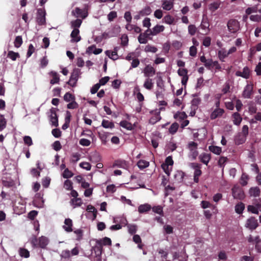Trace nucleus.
I'll list each match as a JSON object with an SVG mask.
<instances>
[{
    "mask_svg": "<svg viewBox=\"0 0 261 261\" xmlns=\"http://www.w3.org/2000/svg\"><path fill=\"white\" fill-rule=\"evenodd\" d=\"M31 243L34 247L44 249L48 245V240L46 237L41 236L39 238H35L33 239Z\"/></svg>",
    "mask_w": 261,
    "mask_h": 261,
    "instance_id": "f257e3e1",
    "label": "nucleus"
},
{
    "mask_svg": "<svg viewBox=\"0 0 261 261\" xmlns=\"http://www.w3.org/2000/svg\"><path fill=\"white\" fill-rule=\"evenodd\" d=\"M80 74V69L78 68L74 69L71 73L69 80L66 83V84L72 87H75Z\"/></svg>",
    "mask_w": 261,
    "mask_h": 261,
    "instance_id": "f03ea898",
    "label": "nucleus"
},
{
    "mask_svg": "<svg viewBox=\"0 0 261 261\" xmlns=\"http://www.w3.org/2000/svg\"><path fill=\"white\" fill-rule=\"evenodd\" d=\"M46 12L44 9H37L36 21L38 25H43L46 24Z\"/></svg>",
    "mask_w": 261,
    "mask_h": 261,
    "instance_id": "7ed1b4c3",
    "label": "nucleus"
},
{
    "mask_svg": "<svg viewBox=\"0 0 261 261\" xmlns=\"http://www.w3.org/2000/svg\"><path fill=\"white\" fill-rule=\"evenodd\" d=\"M88 5L85 6L84 9L76 7L72 11V14L76 17H80L84 19L88 16Z\"/></svg>",
    "mask_w": 261,
    "mask_h": 261,
    "instance_id": "20e7f679",
    "label": "nucleus"
},
{
    "mask_svg": "<svg viewBox=\"0 0 261 261\" xmlns=\"http://www.w3.org/2000/svg\"><path fill=\"white\" fill-rule=\"evenodd\" d=\"M79 253V249L77 247L73 248L71 251L69 250H64L61 252L60 256L62 258L68 259L71 256L77 255Z\"/></svg>",
    "mask_w": 261,
    "mask_h": 261,
    "instance_id": "39448f33",
    "label": "nucleus"
},
{
    "mask_svg": "<svg viewBox=\"0 0 261 261\" xmlns=\"http://www.w3.org/2000/svg\"><path fill=\"white\" fill-rule=\"evenodd\" d=\"M227 27L231 33H236L240 29V23L237 20L231 19L228 20Z\"/></svg>",
    "mask_w": 261,
    "mask_h": 261,
    "instance_id": "423d86ee",
    "label": "nucleus"
},
{
    "mask_svg": "<svg viewBox=\"0 0 261 261\" xmlns=\"http://www.w3.org/2000/svg\"><path fill=\"white\" fill-rule=\"evenodd\" d=\"M101 241L96 240L95 245L92 247L91 251L94 252L95 256L98 258L99 259L101 258V255L102 251V246L101 245Z\"/></svg>",
    "mask_w": 261,
    "mask_h": 261,
    "instance_id": "0eeeda50",
    "label": "nucleus"
},
{
    "mask_svg": "<svg viewBox=\"0 0 261 261\" xmlns=\"http://www.w3.org/2000/svg\"><path fill=\"white\" fill-rule=\"evenodd\" d=\"M258 226L257 220L254 217H251L246 222L245 226L251 230L255 229Z\"/></svg>",
    "mask_w": 261,
    "mask_h": 261,
    "instance_id": "6e6552de",
    "label": "nucleus"
},
{
    "mask_svg": "<svg viewBox=\"0 0 261 261\" xmlns=\"http://www.w3.org/2000/svg\"><path fill=\"white\" fill-rule=\"evenodd\" d=\"M232 194L234 198L242 199L244 198V193L243 190L239 187L234 186L232 189Z\"/></svg>",
    "mask_w": 261,
    "mask_h": 261,
    "instance_id": "1a4fd4ad",
    "label": "nucleus"
},
{
    "mask_svg": "<svg viewBox=\"0 0 261 261\" xmlns=\"http://www.w3.org/2000/svg\"><path fill=\"white\" fill-rule=\"evenodd\" d=\"M151 30L148 29L144 33H140L138 37V41L141 44H146L147 42V38L150 35Z\"/></svg>",
    "mask_w": 261,
    "mask_h": 261,
    "instance_id": "9d476101",
    "label": "nucleus"
},
{
    "mask_svg": "<svg viewBox=\"0 0 261 261\" xmlns=\"http://www.w3.org/2000/svg\"><path fill=\"white\" fill-rule=\"evenodd\" d=\"M143 73L144 76L150 78L155 74V69L150 65H147L144 68Z\"/></svg>",
    "mask_w": 261,
    "mask_h": 261,
    "instance_id": "9b49d317",
    "label": "nucleus"
},
{
    "mask_svg": "<svg viewBox=\"0 0 261 261\" xmlns=\"http://www.w3.org/2000/svg\"><path fill=\"white\" fill-rule=\"evenodd\" d=\"M253 93V85L247 84L244 88L242 96L245 98H250Z\"/></svg>",
    "mask_w": 261,
    "mask_h": 261,
    "instance_id": "f8f14e48",
    "label": "nucleus"
},
{
    "mask_svg": "<svg viewBox=\"0 0 261 261\" xmlns=\"http://www.w3.org/2000/svg\"><path fill=\"white\" fill-rule=\"evenodd\" d=\"M236 75L237 76H241L246 79L249 78L250 75V70L249 67L245 66L243 69V71H237L236 72Z\"/></svg>",
    "mask_w": 261,
    "mask_h": 261,
    "instance_id": "ddd939ff",
    "label": "nucleus"
},
{
    "mask_svg": "<svg viewBox=\"0 0 261 261\" xmlns=\"http://www.w3.org/2000/svg\"><path fill=\"white\" fill-rule=\"evenodd\" d=\"M49 75L51 77L50 80V84L52 85L59 84L60 81L59 74L55 71H51L48 73Z\"/></svg>",
    "mask_w": 261,
    "mask_h": 261,
    "instance_id": "4468645a",
    "label": "nucleus"
},
{
    "mask_svg": "<svg viewBox=\"0 0 261 261\" xmlns=\"http://www.w3.org/2000/svg\"><path fill=\"white\" fill-rule=\"evenodd\" d=\"M50 121L52 125L55 126H58V118L56 113V109L51 108L50 109Z\"/></svg>",
    "mask_w": 261,
    "mask_h": 261,
    "instance_id": "2eb2a0df",
    "label": "nucleus"
},
{
    "mask_svg": "<svg viewBox=\"0 0 261 261\" xmlns=\"http://www.w3.org/2000/svg\"><path fill=\"white\" fill-rule=\"evenodd\" d=\"M80 30L79 29L74 28L72 31L70 36L72 38L71 41L74 42H77L81 39V36H79Z\"/></svg>",
    "mask_w": 261,
    "mask_h": 261,
    "instance_id": "dca6fc26",
    "label": "nucleus"
},
{
    "mask_svg": "<svg viewBox=\"0 0 261 261\" xmlns=\"http://www.w3.org/2000/svg\"><path fill=\"white\" fill-rule=\"evenodd\" d=\"M224 113V110L223 109L218 108L216 109L211 114L210 118L212 120L216 119L218 117H221Z\"/></svg>",
    "mask_w": 261,
    "mask_h": 261,
    "instance_id": "f3484780",
    "label": "nucleus"
},
{
    "mask_svg": "<svg viewBox=\"0 0 261 261\" xmlns=\"http://www.w3.org/2000/svg\"><path fill=\"white\" fill-rule=\"evenodd\" d=\"M191 167L195 170L194 176L199 177L201 175L202 171L200 170L201 165L200 164L196 163H191Z\"/></svg>",
    "mask_w": 261,
    "mask_h": 261,
    "instance_id": "a211bd4d",
    "label": "nucleus"
},
{
    "mask_svg": "<svg viewBox=\"0 0 261 261\" xmlns=\"http://www.w3.org/2000/svg\"><path fill=\"white\" fill-rule=\"evenodd\" d=\"M64 224L65 225L63 226V228L67 232H71L72 231V220L69 218L65 219Z\"/></svg>",
    "mask_w": 261,
    "mask_h": 261,
    "instance_id": "6ab92c4d",
    "label": "nucleus"
},
{
    "mask_svg": "<svg viewBox=\"0 0 261 261\" xmlns=\"http://www.w3.org/2000/svg\"><path fill=\"white\" fill-rule=\"evenodd\" d=\"M199 158L202 163L207 165L211 159V155L210 153H202Z\"/></svg>",
    "mask_w": 261,
    "mask_h": 261,
    "instance_id": "aec40b11",
    "label": "nucleus"
},
{
    "mask_svg": "<svg viewBox=\"0 0 261 261\" xmlns=\"http://www.w3.org/2000/svg\"><path fill=\"white\" fill-rule=\"evenodd\" d=\"M113 167H117L119 168L125 169L127 167V165L126 161L121 160H116L113 163Z\"/></svg>",
    "mask_w": 261,
    "mask_h": 261,
    "instance_id": "412c9836",
    "label": "nucleus"
},
{
    "mask_svg": "<svg viewBox=\"0 0 261 261\" xmlns=\"http://www.w3.org/2000/svg\"><path fill=\"white\" fill-rule=\"evenodd\" d=\"M161 119L160 116V112H156L155 115L151 117L149 120V123L151 124H154Z\"/></svg>",
    "mask_w": 261,
    "mask_h": 261,
    "instance_id": "4be33fe9",
    "label": "nucleus"
},
{
    "mask_svg": "<svg viewBox=\"0 0 261 261\" xmlns=\"http://www.w3.org/2000/svg\"><path fill=\"white\" fill-rule=\"evenodd\" d=\"M165 29V27L163 25H156L152 29V31L151 30L150 33L153 36L156 35L160 32H163Z\"/></svg>",
    "mask_w": 261,
    "mask_h": 261,
    "instance_id": "5701e85b",
    "label": "nucleus"
},
{
    "mask_svg": "<svg viewBox=\"0 0 261 261\" xmlns=\"http://www.w3.org/2000/svg\"><path fill=\"white\" fill-rule=\"evenodd\" d=\"M143 87L147 90H151L153 87L152 80L150 78L147 77L143 84Z\"/></svg>",
    "mask_w": 261,
    "mask_h": 261,
    "instance_id": "b1692460",
    "label": "nucleus"
},
{
    "mask_svg": "<svg viewBox=\"0 0 261 261\" xmlns=\"http://www.w3.org/2000/svg\"><path fill=\"white\" fill-rule=\"evenodd\" d=\"M232 118L234 124L239 125L242 120V118L240 114L238 112L234 113L232 115Z\"/></svg>",
    "mask_w": 261,
    "mask_h": 261,
    "instance_id": "393cba45",
    "label": "nucleus"
},
{
    "mask_svg": "<svg viewBox=\"0 0 261 261\" xmlns=\"http://www.w3.org/2000/svg\"><path fill=\"white\" fill-rule=\"evenodd\" d=\"M151 208V205L148 204H141L138 207V212L140 213H144L148 212Z\"/></svg>",
    "mask_w": 261,
    "mask_h": 261,
    "instance_id": "a878e982",
    "label": "nucleus"
},
{
    "mask_svg": "<svg viewBox=\"0 0 261 261\" xmlns=\"http://www.w3.org/2000/svg\"><path fill=\"white\" fill-rule=\"evenodd\" d=\"M119 124L121 127L125 128L129 130H132L134 129V127L132 124L130 122L127 121L126 120L121 121Z\"/></svg>",
    "mask_w": 261,
    "mask_h": 261,
    "instance_id": "bb28decb",
    "label": "nucleus"
},
{
    "mask_svg": "<svg viewBox=\"0 0 261 261\" xmlns=\"http://www.w3.org/2000/svg\"><path fill=\"white\" fill-rule=\"evenodd\" d=\"M249 193L252 196L258 197L260 195V191L258 187H252L249 190Z\"/></svg>",
    "mask_w": 261,
    "mask_h": 261,
    "instance_id": "cd10ccee",
    "label": "nucleus"
},
{
    "mask_svg": "<svg viewBox=\"0 0 261 261\" xmlns=\"http://www.w3.org/2000/svg\"><path fill=\"white\" fill-rule=\"evenodd\" d=\"M228 56V54L224 49H222L218 52V57L220 61L224 62V59Z\"/></svg>",
    "mask_w": 261,
    "mask_h": 261,
    "instance_id": "c85d7f7f",
    "label": "nucleus"
},
{
    "mask_svg": "<svg viewBox=\"0 0 261 261\" xmlns=\"http://www.w3.org/2000/svg\"><path fill=\"white\" fill-rule=\"evenodd\" d=\"M221 2L220 1H217V2H215L211 3L209 5L210 10L211 11H212V12H215L216 10H217L219 8V7L221 5Z\"/></svg>",
    "mask_w": 261,
    "mask_h": 261,
    "instance_id": "c756f323",
    "label": "nucleus"
},
{
    "mask_svg": "<svg viewBox=\"0 0 261 261\" xmlns=\"http://www.w3.org/2000/svg\"><path fill=\"white\" fill-rule=\"evenodd\" d=\"M173 6V3L171 1H164L162 4V7L165 10H170Z\"/></svg>",
    "mask_w": 261,
    "mask_h": 261,
    "instance_id": "7c9ffc66",
    "label": "nucleus"
},
{
    "mask_svg": "<svg viewBox=\"0 0 261 261\" xmlns=\"http://www.w3.org/2000/svg\"><path fill=\"white\" fill-rule=\"evenodd\" d=\"M70 203L73 205V207L80 206L82 204V200L81 198H72L70 200Z\"/></svg>",
    "mask_w": 261,
    "mask_h": 261,
    "instance_id": "2f4dec72",
    "label": "nucleus"
},
{
    "mask_svg": "<svg viewBox=\"0 0 261 261\" xmlns=\"http://www.w3.org/2000/svg\"><path fill=\"white\" fill-rule=\"evenodd\" d=\"M208 149L211 152L217 155H219L222 151L221 148L217 146L211 145Z\"/></svg>",
    "mask_w": 261,
    "mask_h": 261,
    "instance_id": "473e14b6",
    "label": "nucleus"
},
{
    "mask_svg": "<svg viewBox=\"0 0 261 261\" xmlns=\"http://www.w3.org/2000/svg\"><path fill=\"white\" fill-rule=\"evenodd\" d=\"M245 208V204L242 202H239L235 206V211L238 214H242Z\"/></svg>",
    "mask_w": 261,
    "mask_h": 261,
    "instance_id": "72a5a7b5",
    "label": "nucleus"
},
{
    "mask_svg": "<svg viewBox=\"0 0 261 261\" xmlns=\"http://www.w3.org/2000/svg\"><path fill=\"white\" fill-rule=\"evenodd\" d=\"M179 127V124L177 122H174L171 124L169 128V132L172 135L176 133Z\"/></svg>",
    "mask_w": 261,
    "mask_h": 261,
    "instance_id": "f704fd0d",
    "label": "nucleus"
},
{
    "mask_svg": "<svg viewBox=\"0 0 261 261\" xmlns=\"http://www.w3.org/2000/svg\"><path fill=\"white\" fill-rule=\"evenodd\" d=\"M101 126L106 128H113L115 127L113 122L105 119L102 121Z\"/></svg>",
    "mask_w": 261,
    "mask_h": 261,
    "instance_id": "c9c22d12",
    "label": "nucleus"
},
{
    "mask_svg": "<svg viewBox=\"0 0 261 261\" xmlns=\"http://www.w3.org/2000/svg\"><path fill=\"white\" fill-rule=\"evenodd\" d=\"M137 165L140 169H143L149 166V163L145 160H141L138 162Z\"/></svg>",
    "mask_w": 261,
    "mask_h": 261,
    "instance_id": "e433bc0d",
    "label": "nucleus"
},
{
    "mask_svg": "<svg viewBox=\"0 0 261 261\" xmlns=\"http://www.w3.org/2000/svg\"><path fill=\"white\" fill-rule=\"evenodd\" d=\"M187 117L185 112H178L174 115V118L176 119L183 120Z\"/></svg>",
    "mask_w": 261,
    "mask_h": 261,
    "instance_id": "4c0bfd02",
    "label": "nucleus"
},
{
    "mask_svg": "<svg viewBox=\"0 0 261 261\" xmlns=\"http://www.w3.org/2000/svg\"><path fill=\"white\" fill-rule=\"evenodd\" d=\"M184 176L185 173L181 171H178L175 174L174 177L178 182H180L182 181Z\"/></svg>",
    "mask_w": 261,
    "mask_h": 261,
    "instance_id": "58836bf2",
    "label": "nucleus"
},
{
    "mask_svg": "<svg viewBox=\"0 0 261 261\" xmlns=\"http://www.w3.org/2000/svg\"><path fill=\"white\" fill-rule=\"evenodd\" d=\"M7 57L10 58L13 61H15L17 58L20 57V55L18 53H15L13 51H9Z\"/></svg>",
    "mask_w": 261,
    "mask_h": 261,
    "instance_id": "ea45409f",
    "label": "nucleus"
},
{
    "mask_svg": "<svg viewBox=\"0 0 261 261\" xmlns=\"http://www.w3.org/2000/svg\"><path fill=\"white\" fill-rule=\"evenodd\" d=\"M165 163H166V165H163L162 167L164 169V170H165V172H166V173H167V172L165 170V167L168 168V166L169 165H172L173 164V161L172 160V157L171 156H169L167 157L165 160Z\"/></svg>",
    "mask_w": 261,
    "mask_h": 261,
    "instance_id": "a19ab883",
    "label": "nucleus"
},
{
    "mask_svg": "<svg viewBox=\"0 0 261 261\" xmlns=\"http://www.w3.org/2000/svg\"><path fill=\"white\" fill-rule=\"evenodd\" d=\"M19 253L20 256L24 258H28L30 256V252L25 248H20L19 250Z\"/></svg>",
    "mask_w": 261,
    "mask_h": 261,
    "instance_id": "79ce46f5",
    "label": "nucleus"
},
{
    "mask_svg": "<svg viewBox=\"0 0 261 261\" xmlns=\"http://www.w3.org/2000/svg\"><path fill=\"white\" fill-rule=\"evenodd\" d=\"M23 43L22 38L21 36H16L14 42V46L19 48Z\"/></svg>",
    "mask_w": 261,
    "mask_h": 261,
    "instance_id": "37998d69",
    "label": "nucleus"
},
{
    "mask_svg": "<svg viewBox=\"0 0 261 261\" xmlns=\"http://www.w3.org/2000/svg\"><path fill=\"white\" fill-rule=\"evenodd\" d=\"M258 5H255L252 7H248L245 10V13L247 15H250L252 13L257 12V8Z\"/></svg>",
    "mask_w": 261,
    "mask_h": 261,
    "instance_id": "c03bdc74",
    "label": "nucleus"
},
{
    "mask_svg": "<svg viewBox=\"0 0 261 261\" xmlns=\"http://www.w3.org/2000/svg\"><path fill=\"white\" fill-rule=\"evenodd\" d=\"M87 211H88L89 212H91L93 213V220H94L96 219L97 216V210L92 205H88L87 207Z\"/></svg>",
    "mask_w": 261,
    "mask_h": 261,
    "instance_id": "a18cd8bd",
    "label": "nucleus"
},
{
    "mask_svg": "<svg viewBox=\"0 0 261 261\" xmlns=\"http://www.w3.org/2000/svg\"><path fill=\"white\" fill-rule=\"evenodd\" d=\"M127 227L128 228V231L129 233L131 234H135L137 230V226L135 224H127Z\"/></svg>",
    "mask_w": 261,
    "mask_h": 261,
    "instance_id": "49530a36",
    "label": "nucleus"
},
{
    "mask_svg": "<svg viewBox=\"0 0 261 261\" xmlns=\"http://www.w3.org/2000/svg\"><path fill=\"white\" fill-rule=\"evenodd\" d=\"M101 159L100 156L97 152H94L90 156V160L92 162H97Z\"/></svg>",
    "mask_w": 261,
    "mask_h": 261,
    "instance_id": "de8ad7c7",
    "label": "nucleus"
},
{
    "mask_svg": "<svg viewBox=\"0 0 261 261\" xmlns=\"http://www.w3.org/2000/svg\"><path fill=\"white\" fill-rule=\"evenodd\" d=\"M163 20L165 23L168 24H172L174 21V18L170 15H166Z\"/></svg>",
    "mask_w": 261,
    "mask_h": 261,
    "instance_id": "09e8293b",
    "label": "nucleus"
},
{
    "mask_svg": "<svg viewBox=\"0 0 261 261\" xmlns=\"http://www.w3.org/2000/svg\"><path fill=\"white\" fill-rule=\"evenodd\" d=\"M75 96L69 92H67L64 96V99L66 102H69L70 101L75 100Z\"/></svg>",
    "mask_w": 261,
    "mask_h": 261,
    "instance_id": "8fccbe9b",
    "label": "nucleus"
},
{
    "mask_svg": "<svg viewBox=\"0 0 261 261\" xmlns=\"http://www.w3.org/2000/svg\"><path fill=\"white\" fill-rule=\"evenodd\" d=\"M82 23V20L80 19H77L76 20H73L71 22V25L73 29L74 28L78 29L80 27L81 24Z\"/></svg>",
    "mask_w": 261,
    "mask_h": 261,
    "instance_id": "3c124183",
    "label": "nucleus"
},
{
    "mask_svg": "<svg viewBox=\"0 0 261 261\" xmlns=\"http://www.w3.org/2000/svg\"><path fill=\"white\" fill-rule=\"evenodd\" d=\"M73 175V173L70 171L68 168H65L63 174L62 176L64 178H69L72 177Z\"/></svg>",
    "mask_w": 261,
    "mask_h": 261,
    "instance_id": "603ef678",
    "label": "nucleus"
},
{
    "mask_svg": "<svg viewBox=\"0 0 261 261\" xmlns=\"http://www.w3.org/2000/svg\"><path fill=\"white\" fill-rule=\"evenodd\" d=\"M152 211L156 214H158L161 216H163V208L160 205L155 206L152 208Z\"/></svg>",
    "mask_w": 261,
    "mask_h": 261,
    "instance_id": "864d4df0",
    "label": "nucleus"
},
{
    "mask_svg": "<svg viewBox=\"0 0 261 261\" xmlns=\"http://www.w3.org/2000/svg\"><path fill=\"white\" fill-rule=\"evenodd\" d=\"M255 249L258 252H261V239L259 236H256Z\"/></svg>",
    "mask_w": 261,
    "mask_h": 261,
    "instance_id": "5fc2aeb1",
    "label": "nucleus"
},
{
    "mask_svg": "<svg viewBox=\"0 0 261 261\" xmlns=\"http://www.w3.org/2000/svg\"><path fill=\"white\" fill-rule=\"evenodd\" d=\"M72 182L69 179H66L64 183V188L67 190H71L72 189Z\"/></svg>",
    "mask_w": 261,
    "mask_h": 261,
    "instance_id": "6e6d98bb",
    "label": "nucleus"
},
{
    "mask_svg": "<svg viewBox=\"0 0 261 261\" xmlns=\"http://www.w3.org/2000/svg\"><path fill=\"white\" fill-rule=\"evenodd\" d=\"M97 241H101V245H108L111 246L112 245L111 240L108 237H105L102 239L97 240Z\"/></svg>",
    "mask_w": 261,
    "mask_h": 261,
    "instance_id": "4d7b16f0",
    "label": "nucleus"
},
{
    "mask_svg": "<svg viewBox=\"0 0 261 261\" xmlns=\"http://www.w3.org/2000/svg\"><path fill=\"white\" fill-rule=\"evenodd\" d=\"M106 55L108 56L111 59L113 60H116L118 59V55H114V54L112 51L111 50H106L105 51Z\"/></svg>",
    "mask_w": 261,
    "mask_h": 261,
    "instance_id": "13d9d810",
    "label": "nucleus"
},
{
    "mask_svg": "<svg viewBox=\"0 0 261 261\" xmlns=\"http://www.w3.org/2000/svg\"><path fill=\"white\" fill-rule=\"evenodd\" d=\"M151 12V9L149 7H146L144 9L140 11V13L142 16L148 15Z\"/></svg>",
    "mask_w": 261,
    "mask_h": 261,
    "instance_id": "bf43d9fd",
    "label": "nucleus"
},
{
    "mask_svg": "<svg viewBox=\"0 0 261 261\" xmlns=\"http://www.w3.org/2000/svg\"><path fill=\"white\" fill-rule=\"evenodd\" d=\"M246 137L242 136V135L239 134L236 138V142L238 144H241L245 142L246 141Z\"/></svg>",
    "mask_w": 261,
    "mask_h": 261,
    "instance_id": "052dcab7",
    "label": "nucleus"
},
{
    "mask_svg": "<svg viewBox=\"0 0 261 261\" xmlns=\"http://www.w3.org/2000/svg\"><path fill=\"white\" fill-rule=\"evenodd\" d=\"M6 126V120L4 116L0 114V130L4 129Z\"/></svg>",
    "mask_w": 261,
    "mask_h": 261,
    "instance_id": "680f3d73",
    "label": "nucleus"
},
{
    "mask_svg": "<svg viewBox=\"0 0 261 261\" xmlns=\"http://www.w3.org/2000/svg\"><path fill=\"white\" fill-rule=\"evenodd\" d=\"M197 31V28L194 24H190L188 27L189 33L191 35H194Z\"/></svg>",
    "mask_w": 261,
    "mask_h": 261,
    "instance_id": "e2e57ef3",
    "label": "nucleus"
},
{
    "mask_svg": "<svg viewBox=\"0 0 261 261\" xmlns=\"http://www.w3.org/2000/svg\"><path fill=\"white\" fill-rule=\"evenodd\" d=\"M248 176L245 174L243 173L241 178V184L243 186H245L247 184V180L248 179Z\"/></svg>",
    "mask_w": 261,
    "mask_h": 261,
    "instance_id": "0e129e2a",
    "label": "nucleus"
},
{
    "mask_svg": "<svg viewBox=\"0 0 261 261\" xmlns=\"http://www.w3.org/2000/svg\"><path fill=\"white\" fill-rule=\"evenodd\" d=\"M144 50L146 52H151L155 53L157 51L158 49L154 46L147 45L145 46Z\"/></svg>",
    "mask_w": 261,
    "mask_h": 261,
    "instance_id": "69168bd1",
    "label": "nucleus"
},
{
    "mask_svg": "<svg viewBox=\"0 0 261 261\" xmlns=\"http://www.w3.org/2000/svg\"><path fill=\"white\" fill-rule=\"evenodd\" d=\"M79 107V104L75 101L72 100L71 102L67 105V108L69 109H75Z\"/></svg>",
    "mask_w": 261,
    "mask_h": 261,
    "instance_id": "338daca9",
    "label": "nucleus"
},
{
    "mask_svg": "<svg viewBox=\"0 0 261 261\" xmlns=\"http://www.w3.org/2000/svg\"><path fill=\"white\" fill-rule=\"evenodd\" d=\"M38 213L37 211H31L28 213V218L31 220H33L38 215Z\"/></svg>",
    "mask_w": 261,
    "mask_h": 261,
    "instance_id": "774afa93",
    "label": "nucleus"
}]
</instances>
